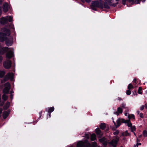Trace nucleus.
I'll return each instance as SVG.
<instances>
[{"label": "nucleus", "mask_w": 147, "mask_h": 147, "mask_svg": "<svg viewBox=\"0 0 147 147\" xmlns=\"http://www.w3.org/2000/svg\"><path fill=\"white\" fill-rule=\"evenodd\" d=\"M145 1V0H142V2L143 3V2H144Z\"/></svg>", "instance_id": "09e8293b"}, {"label": "nucleus", "mask_w": 147, "mask_h": 147, "mask_svg": "<svg viewBox=\"0 0 147 147\" xmlns=\"http://www.w3.org/2000/svg\"><path fill=\"white\" fill-rule=\"evenodd\" d=\"M106 127V125L104 123H101L100 125V127L102 129H105Z\"/></svg>", "instance_id": "6ab92c4d"}, {"label": "nucleus", "mask_w": 147, "mask_h": 147, "mask_svg": "<svg viewBox=\"0 0 147 147\" xmlns=\"http://www.w3.org/2000/svg\"><path fill=\"white\" fill-rule=\"evenodd\" d=\"M9 27L10 29H13V30H14V26L13 24L12 23H11V24L10 25Z\"/></svg>", "instance_id": "5701e85b"}, {"label": "nucleus", "mask_w": 147, "mask_h": 147, "mask_svg": "<svg viewBox=\"0 0 147 147\" xmlns=\"http://www.w3.org/2000/svg\"><path fill=\"white\" fill-rule=\"evenodd\" d=\"M133 88V86L131 84H129L128 86V89L129 90H130L131 88Z\"/></svg>", "instance_id": "b1692460"}, {"label": "nucleus", "mask_w": 147, "mask_h": 147, "mask_svg": "<svg viewBox=\"0 0 147 147\" xmlns=\"http://www.w3.org/2000/svg\"><path fill=\"white\" fill-rule=\"evenodd\" d=\"M141 145L140 143H139L137 144L136 145H135L133 147H138V145Z\"/></svg>", "instance_id": "72a5a7b5"}, {"label": "nucleus", "mask_w": 147, "mask_h": 147, "mask_svg": "<svg viewBox=\"0 0 147 147\" xmlns=\"http://www.w3.org/2000/svg\"><path fill=\"white\" fill-rule=\"evenodd\" d=\"M125 106H126V105L124 103H123L121 105V108L122 109V108H127L126 107H125Z\"/></svg>", "instance_id": "c756f323"}, {"label": "nucleus", "mask_w": 147, "mask_h": 147, "mask_svg": "<svg viewBox=\"0 0 147 147\" xmlns=\"http://www.w3.org/2000/svg\"><path fill=\"white\" fill-rule=\"evenodd\" d=\"M122 109L121 107H119L117 108V111L114 112V114L116 115H119V113H122Z\"/></svg>", "instance_id": "f8f14e48"}, {"label": "nucleus", "mask_w": 147, "mask_h": 147, "mask_svg": "<svg viewBox=\"0 0 147 147\" xmlns=\"http://www.w3.org/2000/svg\"><path fill=\"white\" fill-rule=\"evenodd\" d=\"M68 147H73V146H69Z\"/></svg>", "instance_id": "603ef678"}, {"label": "nucleus", "mask_w": 147, "mask_h": 147, "mask_svg": "<svg viewBox=\"0 0 147 147\" xmlns=\"http://www.w3.org/2000/svg\"><path fill=\"white\" fill-rule=\"evenodd\" d=\"M42 112H39V114L40 115V117L41 116V115H42Z\"/></svg>", "instance_id": "4c0bfd02"}, {"label": "nucleus", "mask_w": 147, "mask_h": 147, "mask_svg": "<svg viewBox=\"0 0 147 147\" xmlns=\"http://www.w3.org/2000/svg\"><path fill=\"white\" fill-rule=\"evenodd\" d=\"M13 93V91H11V92H10V94H12V93Z\"/></svg>", "instance_id": "a18cd8bd"}, {"label": "nucleus", "mask_w": 147, "mask_h": 147, "mask_svg": "<svg viewBox=\"0 0 147 147\" xmlns=\"http://www.w3.org/2000/svg\"><path fill=\"white\" fill-rule=\"evenodd\" d=\"M142 90V88L141 87H140L139 88L138 90V94H142V92H141V91Z\"/></svg>", "instance_id": "412c9836"}, {"label": "nucleus", "mask_w": 147, "mask_h": 147, "mask_svg": "<svg viewBox=\"0 0 147 147\" xmlns=\"http://www.w3.org/2000/svg\"><path fill=\"white\" fill-rule=\"evenodd\" d=\"M49 113V117H51V113Z\"/></svg>", "instance_id": "de8ad7c7"}, {"label": "nucleus", "mask_w": 147, "mask_h": 147, "mask_svg": "<svg viewBox=\"0 0 147 147\" xmlns=\"http://www.w3.org/2000/svg\"><path fill=\"white\" fill-rule=\"evenodd\" d=\"M92 147H96L97 146L96 143L94 142H93L92 144Z\"/></svg>", "instance_id": "393cba45"}, {"label": "nucleus", "mask_w": 147, "mask_h": 147, "mask_svg": "<svg viewBox=\"0 0 147 147\" xmlns=\"http://www.w3.org/2000/svg\"><path fill=\"white\" fill-rule=\"evenodd\" d=\"M77 147H91V144L87 140L80 141L77 143Z\"/></svg>", "instance_id": "423d86ee"}, {"label": "nucleus", "mask_w": 147, "mask_h": 147, "mask_svg": "<svg viewBox=\"0 0 147 147\" xmlns=\"http://www.w3.org/2000/svg\"><path fill=\"white\" fill-rule=\"evenodd\" d=\"M9 114V113L7 111H5L3 112V117L4 119L6 118L8 116Z\"/></svg>", "instance_id": "dca6fc26"}, {"label": "nucleus", "mask_w": 147, "mask_h": 147, "mask_svg": "<svg viewBox=\"0 0 147 147\" xmlns=\"http://www.w3.org/2000/svg\"><path fill=\"white\" fill-rule=\"evenodd\" d=\"M134 135H135V133H134Z\"/></svg>", "instance_id": "4d7b16f0"}, {"label": "nucleus", "mask_w": 147, "mask_h": 147, "mask_svg": "<svg viewBox=\"0 0 147 147\" xmlns=\"http://www.w3.org/2000/svg\"><path fill=\"white\" fill-rule=\"evenodd\" d=\"M129 90H129L127 91L126 94L127 95H129L131 93V91Z\"/></svg>", "instance_id": "7c9ffc66"}, {"label": "nucleus", "mask_w": 147, "mask_h": 147, "mask_svg": "<svg viewBox=\"0 0 147 147\" xmlns=\"http://www.w3.org/2000/svg\"><path fill=\"white\" fill-rule=\"evenodd\" d=\"M119 131L118 130H116L115 132L113 133V134L114 135H117L119 134Z\"/></svg>", "instance_id": "c9c22d12"}, {"label": "nucleus", "mask_w": 147, "mask_h": 147, "mask_svg": "<svg viewBox=\"0 0 147 147\" xmlns=\"http://www.w3.org/2000/svg\"><path fill=\"white\" fill-rule=\"evenodd\" d=\"M113 122H114V125H116V123H115V122L114 121H113Z\"/></svg>", "instance_id": "3c124183"}, {"label": "nucleus", "mask_w": 147, "mask_h": 147, "mask_svg": "<svg viewBox=\"0 0 147 147\" xmlns=\"http://www.w3.org/2000/svg\"><path fill=\"white\" fill-rule=\"evenodd\" d=\"M85 137L86 138V139H88L89 138V135L87 134H86L85 135Z\"/></svg>", "instance_id": "2f4dec72"}, {"label": "nucleus", "mask_w": 147, "mask_h": 147, "mask_svg": "<svg viewBox=\"0 0 147 147\" xmlns=\"http://www.w3.org/2000/svg\"><path fill=\"white\" fill-rule=\"evenodd\" d=\"M13 95H12V94H11L10 95V98L12 99L13 98Z\"/></svg>", "instance_id": "37998d69"}, {"label": "nucleus", "mask_w": 147, "mask_h": 147, "mask_svg": "<svg viewBox=\"0 0 147 147\" xmlns=\"http://www.w3.org/2000/svg\"><path fill=\"white\" fill-rule=\"evenodd\" d=\"M96 133L97 135H101V131L99 128H97L96 129Z\"/></svg>", "instance_id": "f3484780"}, {"label": "nucleus", "mask_w": 147, "mask_h": 147, "mask_svg": "<svg viewBox=\"0 0 147 147\" xmlns=\"http://www.w3.org/2000/svg\"><path fill=\"white\" fill-rule=\"evenodd\" d=\"M119 0H105L104 2V5L105 8L109 9V5L115 7L118 4Z\"/></svg>", "instance_id": "7ed1b4c3"}, {"label": "nucleus", "mask_w": 147, "mask_h": 147, "mask_svg": "<svg viewBox=\"0 0 147 147\" xmlns=\"http://www.w3.org/2000/svg\"><path fill=\"white\" fill-rule=\"evenodd\" d=\"M122 121L123 123H127V125L128 127H130L131 129V131L134 132L136 130V127L135 126H132V124L131 123L130 120H126L124 119H122Z\"/></svg>", "instance_id": "6e6552de"}, {"label": "nucleus", "mask_w": 147, "mask_h": 147, "mask_svg": "<svg viewBox=\"0 0 147 147\" xmlns=\"http://www.w3.org/2000/svg\"><path fill=\"white\" fill-rule=\"evenodd\" d=\"M10 8V5L7 3H5L2 6L3 10L4 12H7Z\"/></svg>", "instance_id": "9b49d317"}, {"label": "nucleus", "mask_w": 147, "mask_h": 147, "mask_svg": "<svg viewBox=\"0 0 147 147\" xmlns=\"http://www.w3.org/2000/svg\"><path fill=\"white\" fill-rule=\"evenodd\" d=\"M119 119L117 121V127H119L120 125L121 124V122L122 123H123V122L122 121V119Z\"/></svg>", "instance_id": "4468645a"}, {"label": "nucleus", "mask_w": 147, "mask_h": 147, "mask_svg": "<svg viewBox=\"0 0 147 147\" xmlns=\"http://www.w3.org/2000/svg\"><path fill=\"white\" fill-rule=\"evenodd\" d=\"M140 117H143V115L142 114V113H140Z\"/></svg>", "instance_id": "ea45409f"}, {"label": "nucleus", "mask_w": 147, "mask_h": 147, "mask_svg": "<svg viewBox=\"0 0 147 147\" xmlns=\"http://www.w3.org/2000/svg\"><path fill=\"white\" fill-rule=\"evenodd\" d=\"M1 82L2 83H3V82L2 81H1Z\"/></svg>", "instance_id": "864d4df0"}, {"label": "nucleus", "mask_w": 147, "mask_h": 147, "mask_svg": "<svg viewBox=\"0 0 147 147\" xmlns=\"http://www.w3.org/2000/svg\"><path fill=\"white\" fill-rule=\"evenodd\" d=\"M128 119H129V120H130V119H135V116L133 114H129L128 115Z\"/></svg>", "instance_id": "a211bd4d"}, {"label": "nucleus", "mask_w": 147, "mask_h": 147, "mask_svg": "<svg viewBox=\"0 0 147 147\" xmlns=\"http://www.w3.org/2000/svg\"><path fill=\"white\" fill-rule=\"evenodd\" d=\"M2 14V11L1 10V8H0V16Z\"/></svg>", "instance_id": "58836bf2"}, {"label": "nucleus", "mask_w": 147, "mask_h": 147, "mask_svg": "<svg viewBox=\"0 0 147 147\" xmlns=\"http://www.w3.org/2000/svg\"><path fill=\"white\" fill-rule=\"evenodd\" d=\"M10 103L9 102H7L5 106V108H7L9 106Z\"/></svg>", "instance_id": "4be33fe9"}, {"label": "nucleus", "mask_w": 147, "mask_h": 147, "mask_svg": "<svg viewBox=\"0 0 147 147\" xmlns=\"http://www.w3.org/2000/svg\"><path fill=\"white\" fill-rule=\"evenodd\" d=\"M122 3L124 4L125 5L126 3H128L127 0H122Z\"/></svg>", "instance_id": "a878e982"}, {"label": "nucleus", "mask_w": 147, "mask_h": 147, "mask_svg": "<svg viewBox=\"0 0 147 147\" xmlns=\"http://www.w3.org/2000/svg\"><path fill=\"white\" fill-rule=\"evenodd\" d=\"M98 7L103 8L102 1L101 0H98L92 1L91 6V9L94 10L96 11L97 8Z\"/></svg>", "instance_id": "20e7f679"}, {"label": "nucleus", "mask_w": 147, "mask_h": 147, "mask_svg": "<svg viewBox=\"0 0 147 147\" xmlns=\"http://www.w3.org/2000/svg\"><path fill=\"white\" fill-rule=\"evenodd\" d=\"M137 86H135V87H137Z\"/></svg>", "instance_id": "5fc2aeb1"}, {"label": "nucleus", "mask_w": 147, "mask_h": 147, "mask_svg": "<svg viewBox=\"0 0 147 147\" xmlns=\"http://www.w3.org/2000/svg\"><path fill=\"white\" fill-rule=\"evenodd\" d=\"M3 2L2 0H0V5H1Z\"/></svg>", "instance_id": "79ce46f5"}, {"label": "nucleus", "mask_w": 147, "mask_h": 147, "mask_svg": "<svg viewBox=\"0 0 147 147\" xmlns=\"http://www.w3.org/2000/svg\"><path fill=\"white\" fill-rule=\"evenodd\" d=\"M100 137V136L98 137V138H99Z\"/></svg>", "instance_id": "6e6d98bb"}, {"label": "nucleus", "mask_w": 147, "mask_h": 147, "mask_svg": "<svg viewBox=\"0 0 147 147\" xmlns=\"http://www.w3.org/2000/svg\"><path fill=\"white\" fill-rule=\"evenodd\" d=\"M134 0H127V2L128 3H130L131 4H133L134 2Z\"/></svg>", "instance_id": "cd10ccee"}, {"label": "nucleus", "mask_w": 147, "mask_h": 147, "mask_svg": "<svg viewBox=\"0 0 147 147\" xmlns=\"http://www.w3.org/2000/svg\"><path fill=\"white\" fill-rule=\"evenodd\" d=\"M4 86L5 88L3 91L4 94L3 95L2 98L3 100L5 101L8 98V96L5 94L9 93L10 88V85L9 82H7L5 84Z\"/></svg>", "instance_id": "39448f33"}, {"label": "nucleus", "mask_w": 147, "mask_h": 147, "mask_svg": "<svg viewBox=\"0 0 147 147\" xmlns=\"http://www.w3.org/2000/svg\"><path fill=\"white\" fill-rule=\"evenodd\" d=\"M143 134L144 136H147V131H144L143 132Z\"/></svg>", "instance_id": "c85d7f7f"}, {"label": "nucleus", "mask_w": 147, "mask_h": 147, "mask_svg": "<svg viewBox=\"0 0 147 147\" xmlns=\"http://www.w3.org/2000/svg\"><path fill=\"white\" fill-rule=\"evenodd\" d=\"M0 32V41L3 42L5 40V44L8 46H11L13 44L12 38L10 37L9 39L7 38V36H9L10 34V30L5 28H2Z\"/></svg>", "instance_id": "f257e3e1"}, {"label": "nucleus", "mask_w": 147, "mask_h": 147, "mask_svg": "<svg viewBox=\"0 0 147 147\" xmlns=\"http://www.w3.org/2000/svg\"><path fill=\"white\" fill-rule=\"evenodd\" d=\"M5 52H7L6 56L7 58L9 59L14 56V50L12 48L2 47L0 45V54H3Z\"/></svg>", "instance_id": "f03ea898"}, {"label": "nucleus", "mask_w": 147, "mask_h": 147, "mask_svg": "<svg viewBox=\"0 0 147 147\" xmlns=\"http://www.w3.org/2000/svg\"><path fill=\"white\" fill-rule=\"evenodd\" d=\"M96 139V135L93 134L91 135L90 137V139L92 141L95 140Z\"/></svg>", "instance_id": "2eb2a0df"}, {"label": "nucleus", "mask_w": 147, "mask_h": 147, "mask_svg": "<svg viewBox=\"0 0 147 147\" xmlns=\"http://www.w3.org/2000/svg\"><path fill=\"white\" fill-rule=\"evenodd\" d=\"M140 1V0H136L135 1V3L136 4L139 3Z\"/></svg>", "instance_id": "f704fd0d"}, {"label": "nucleus", "mask_w": 147, "mask_h": 147, "mask_svg": "<svg viewBox=\"0 0 147 147\" xmlns=\"http://www.w3.org/2000/svg\"><path fill=\"white\" fill-rule=\"evenodd\" d=\"M5 72L4 71H0V78H2L4 76Z\"/></svg>", "instance_id": "aec40b11"}, {"label": "nucleus", "mask_w": 147, "mask_h": 147, "mask_svg": "<svg viewBox=\"0 0 147 147\" xmlns=\"http://www.w3.org/2000/svg\"><path fill=\"white\" fill-rule=\"evenodd\" d=\"M13 21V17L11 16H6L2 17L0 19V23L2 24H5L8 22H11Z\"/></svg>", "instance_id": "0eeeda50"}, {"label": "nucleus", "mask_w": 147, "mask_h": 147, "mask_svg": "<svg viewBox=\"0 0 147 147\" xmlns=\"http://www.w3.org/2000/svg\"><path fill=\"white\" fill-rule=\"evenodd\" d=\"M136 78H134L133 81V84L134 85H135L136 84Z\"/></svg>", "instance_id": "473e14b6"}, {"label": "nucleus", "mask_w": 147, "mask_h": 147, "mask_svg": "<svg viewBox=\"0 0 147 147\" xmlns=\"http://www.w3.org/2000/svg\"><path fill=\"white\" fill-rule=\"evenodd\" d=\"M92 0H81V1L83 2H86L87 3H89L91 2Z\"/></svg>", "instance_id": "bb28decb"}, {"label": "nucleus", "mask_w": 147, "mask_h": 147, "mask_svg": "<svg viewBox=\"0 0 147 147\" xmlns=\"http://www.w3.org/2000/svg\"><path fill=\"white\" fill-rule=\"evenodd\" d=\"M2 60V57L0 56V62Z\"/></svg>", "instance_id": "a19ab883"}, {"label": "nucleus", "mask_w": 147, "mask_h": 147, "mask_svg": "<svg viewBox=\"0 0 147 147\" xmlns=\"http://www.w3.org/2000/svg\"><path fill=\"white\" fill-rule=\"evenodd\" d=\"M145 108L147 109V103L145 104Z\"/></svg>", "instance_id": "49530a36"}, {"label": "nucleus", "mask_w": 147, "mask_h": 147, "mask_svg": "<svg viewBox=\"0 0 147 147\" xmlns=\"http://www.w3.org/2000/svg\"><path fill=\"white\" fill-rule=\"evenodd\" d=\"M129 115L128 113H126L125 114V116H128V115Z\"/></svg>", "instance_id": "c03bdc74"}, {"label": "nucleus", "mask_w": 147, "mask_h": 147, "mask_svg": "<svg viewBox=\"0 0 147 147\" xmlns=\"http://www.w3.org/2000/svg\"><path fill=\"white\" fill-rule=\"evenodd\" d=\"M11 62L9 60H7L5 61L3 63V66L6 69H9L11 65Z\"/></svg>", "instance_id": "1a4fd4ad"}, {"label": "nucleus", "mask_w": 147, "mask_h": 147, "mask_svg": "<svg viewBox=\"0 0 147 147\" xmlns=\"http://www.w3.org/2000/svg\"><path fill=\"white\" fill-rule=\"evenodd\" d=\"M144 108V105H142L140 108V109L141 110H142Z\"/></svg>", "instance_id": "e433bc0d"}, {"label": "nucleus", "mask_w": 147, "mask_h": 147, "mask_svg": "<svg viewBox=\"0 0 147 147\" xmlns=\"http://www.w3.org/2000/svg\"><path fill=\"white\" fill-rule=\"evenodd\" d=\"M54 110V108L53 107H49L46 109V111L48 113H51Z\"/></svg>", "instance_id": "ddd939ff"}, {"label": "nucleus", "mask_w": 147, "mask_h": 147, "mask_svg": "<svg viewBox=\"0 0 147 147\" xmlns=\"http://www.w3.org/2000/svg\"><path fill=\"white\" fill-rule=\"evenodd\" d=\"M118 99L119 100H121V98H119Z\"/></svg>", "instance_id": "8fccbe9b"}, {"label": "nucleus", "mask_w": 147, "mask_h": 147, "mask_svg": "<svg viewBox=\"0 0 147 147\" xmlns=\"http://www.w3.org/2000/svg\"><path fill=\"white\" fill-rule=\"evenodd\" d=\"M13 76L14 74L12 72L8 73L4 79V81H6L9 79H10L11 81H12Z\"/></svg>", "instance_id": "9d476101"}]
</instances>
